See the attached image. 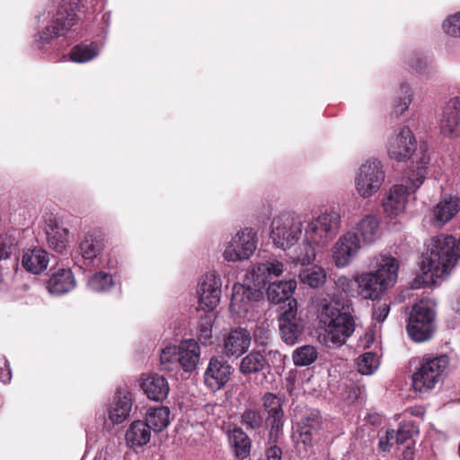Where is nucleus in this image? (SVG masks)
<instances>
[{"mask_svg": "<svg viewBox=\"0 0 460 460\" xmlns=\"http://www.w3.org/2000/svg\"><path fill=\"white\" fill-rule=\"evenodd\" d=\"M460 259V236L456 240L453 235L440 234L433 237L426 252L421 256L420 270L423 283H434L435 279L450 274ZM421 277L414 279L418 287Z\"/></svg>", "mask_w": 460, "mask_h": 460, "instance_id": "f257e3e1", "label": "nucleus"}, {"mask_svg": "<svg viewBox=\"0 0 460 460\" xmlns=\"http://www.w3.org/2000/svg\"><path fill=\"white\" fill-rule=\"evenodd\" d=\"M429 163V155L427 150L420 146V157L416 162V170L409 174L406 184L394 185L385 197L383 207L385 213L398 216L404 210L409 195L414 193L423 183Z\"/></svg>", "mask_w": 460, "mask_h": 460, "instance_id": "f03ea898", "label": "nucleus"}, {"mask_svg": "<svg viewBox=\"0 0 460 460\" xmlns=\"http://www.w3.org/2000/svg\"><path fill=\"white\" fill-rule=\"evenodd\" d=\"M352 312L351 303L348 298L342 304L335 301L323 306L320 320L328 326V336L333 344H344L353 333L355 322Z\"/></svg>", "mask_w": 460, "mask_h": 460, "instance_id": "7ed1b4c3", "label": "nucleus"}, {"mask_svg": "<svg viewBox=\"0 0 460 460\" xmlns=\"http://www.w3.org/2000/svg\"><path fill=\"white\" fill-rule=\"evenodd\" d=\"M399 263L394 258L383 260L375 272L363 273L358 279L360 295L366 299L375 300L389 287L396 282Z\"/></svg>", "mask_w": 460, "mask_h": 460, "instance_id": "20e7f679", "label": "nucleus"}, {"mask_svg": "<svg viewBox=\"0 0 460 460\" xmlns=\"http://www.w3.org/2000/svg\"><path fill=\"white\" fill-rule=\"evenodd\" d=\"M435 311L429 300L421 299L415 303L409 314L406 331L416 342L429 341L435 332Z\"/></svg>", "mask_w": 460, "mask_h": 460, "instance_id": "39448f33", "label": "nucleus"}, {"mask_svg": "<svg viewBox=\"0 0 460 460\" xmlns=\"http://www.w3.org/2000/svg\"><path fill=\"white\" fill-rule=\"evenodd\" d=\"M385 173L382 163L375 158L367 160L358 169L355 186L358 195L364 199L376 193L385 181Z\"/></svg>", "mask_w": 460, "mask_h": 460, "instance_id": "423d86ee", "label": "nucleus"}, {"mask_svg": "<svg viewBox=\"0 0 460 460\" xmlns=\"http://www.w3.org/2000/svg\"><path fill=\"white\" fill-rule=\"evenodd\" d=\"M447 365L448 358L446 355L433 358H423L412 375L414 390L424 393L434 388Z\"/></svg>", "mask_w": 460, "mask_h": 460, "instance_id": "0eeeda50", "label": "nucleus"}, {"mask_svg": "<svg viewBox=\"0 0 460 460\" xmlns=\"http://www.w3.org/2000/svg\"><path fill=\"white\" fill-rule=\"evenodd\" d=\"M279 335L283 342L293 346L300 340L304 330L305 323L297 315V303L296 299L284 304L278 317Z\"/></svg>", "mask_w": 460, "mask_h": 460, "instance_id": "6e6552de", "label": "nucleus"}, {"mask_svg": "<svg viewBox=\"0 0 460 460\" xmlns=\"http://www.w3.org/2000/svg\"><path fill=\"white\" fill-rule=\"evenodd\" d=\"M340 221L336 212L320 215L308 224L305 240L314 246H325L335 236Z\"/></svg>", "mask_w": 460, "mask_h": 460, "instance_id": "1a4fd4ad", "label": "nucleus"}, {"mask_svg": "<svg viewBox=\"0 0 460 460\" xmlns=\"http://www.w3.org/2000/svg\"><path fill=\"white\" fill-rule=\"evenodd\" d=\"M261 400L268 433H270V439L274 442L279 436L284 434L286 419L283 406L285 400L283 397L270 392L265 393Z\"/></svg>", "mask_w": 460, "mask_h": 460, "instance_id": "9d476101", "label": "nucleus"}, {"mask_svg": "<svg viewBox=\"0 0 460 460\" xmlns=\"http://www.w3.org/2000/svg\"><path fill=\"white\" fill-rule=\"evenodd\" d=\"M77 20L76 7L74 4H61L53 17L51 24L39 33L38 40L41 44H46L54 38L64 36L77 22Z\"/></svg>", "mask_w": 460, "mask_h": 460, "instance_id": "9b49d317", "label": "nucleus"}, {"mask_svg": "<svg viewBox=\"0 0 460 460\" xmlns=\"http://www.w3.org/2000/svg\"><path fill=\"white\" fill-rule=\"evenodd\" d=\"M106 245L105 234L100 229L85 233L78 241L75 252L85 266H97Z\"/></svg>", "mask_w": 460, "mask_h": 460, "instance_id": "f8f14e48", "label": "nucleus"}, {"mask_svg": "<svg viewBox=\"0 0 460 460\" xmlns=\"http://www.w3.org/2000/svg\"><path fill=\"white\" fill-rule=\"evenodd\" d=\"M257 247V232L252 228L239 231L224 252L228 261H237L250 258Z\"/></svg>", "mask_w": 460, "mask_h": 460, "instance_id": "ddd939ff", "label": "nucleus"}, {"mask_svg": "<svg viewBox=\"0 0 460 460\" xmlns=\"http://www.w3.org/2000/svg\"><path fill=\"white\" fill-rule=\"evenodd\" d=\"M264 287L256 285V282L250 278V272L246 275L243 284H234L230 306L233 310L248 312L253 302H258L263 297Z\"/></svg>", "mask_w": 460, "mask_h": 460, "instance_id": "4468645a", "label": "nucleus"}, {"mask_svg": "<svg viewBox=\"0 0 460 460\" xmlns=\"http://www.w3.org/2000/svg\"><path fill=\"white\" fill-rule=\"evenodd\" d=\"M301 233L300 225H296L288 217H276L271 223L270 237L274 244L283 250L294 245L300 238Z\"/></svg>", "mask_w": 460, "mask_h": 460, "instance_id": "2eb2a0df", "label": "nucleus"}, {"mask_svg": "<svg viewBox=\"0 0 460 460\" xmlns=\"http://www.w3.org/2000/svg\"><path fill=\"white\" fill-rule=\"evenodd\" d=\"M221 286V279L215 273L203 276L197 290L199 309L213 313L220 301Z\"/></svg>", "mask_w": 460, "mask_h": 460, "instance_id": "dca6fc26", "label": "nucleus"}, {"mask_svg": "<svg viewBox=\"0 0 460 460\" xmlns=\"http://www.w3.org/2000/svg\"><path fill=\"white\" fill-rule=\"evenodd\" d=\"M231 373L232 367L226 359L212 357L204 372V384L212 392L219 391L229 381Z\"/></svg>", "mask_w": 460, "mask_h": 460, "instance_id": "f3484780", "label": "nucleus"}, {"mask_svg": "<svg viewBox=\"0 0 460 460\" xmlns=\"http://www.w3.org/2000/svg\"><path fill=\"white\" fill-rule=\"evenodd\" d=\"M416 146L417 143L412 132L409 128L404 127L389 140L387 151L391 159L401 162L411 158Z\"/></svg>", "mask_w": 460, "mask_h": 460, "instance_id": "a211bd4d", "label": "nucleus"}, {"mask_svg": "<svg viewBox=\"0 0 460 460\" xmlns=\"http://www.w3.org/2000/svg\"><path fill=\"white\" fill-rule=\"evenodd\" d=\"M360 241L357 234L349 231L341 235L333 249V260L339 268L347 266L358 254Z\"/></svg>", "mask_w": 460, "mask_h": 460, "instance_id": "6ab92c4d", "label": "nucleus"}, {"mask_svg": "<svg viewBox=\"0 0 460 460\" xmlns=\"http://www.w3.org/2000/svg\"><path fill=\"white\" fill-rule=\"evenodd\" d=\"M439 130L446 137H460V98L451 99L443 109Z\"/></svg>", "mask_w": 460, "mask_h": 460, "instance_id": "aec40b11", "label": "nucleus"}, {"mask_svg": "<svg viewBox=\"0 0 460 460\" xmlns=\"http://www.w3.org/2000/svg\"><path fill=\"white\" fill-rule=\"evenodd\" d=\"M251 341V334L245 328L231 329L224 335L223 353L227 358H238L248 350Z\"/></svg>", "mask_w": 460, "mask_h": 460, "instance_id": "412c9836", "label": "nucleus"}, {"mask_svg": "<svg viewBox=\"0 0 460 460\" xmlns=\"http://www.w3.org/2000/svg\"><path fill=\"white\" fill-rule=\"evenodd\" d=\"M226 435L229 446L237 459L243 460L250 456L252 440L241 426L234 423L229 424Z\"/></svg>", "mask_w": 460, "mask_h": 460, "instance_id": "4be33fe9", "label": "nucleus"}, {"mask_svg": "<svg viewBox=\"0 0 460 460\" xmlns=\"http://www.w3.org/2000/svg\"><path fill=\"white\" fill-rule=\"evenodd\" d=\"M47 242L52 250L63 252L68 245L69 230L58 220L49 219L45 227Z\"/></svg>", "mask_w": 460, "mask_h": 460, "instance_id": "5701e85b", "label": "nucleus"}, {"mask_svg": "<svg viewBox=\"0 0 460 460\" xmlns=\"http://www.w3.org/2000/svg\"><path fill=\"white\" fill-rule=\"evenodd\" d=\"M141 388L145 394L153 401L163 402L168 396L170 387L167 380L157 374L142 378Z\"/></svg>", "mask_w": 460, "mask_h": 460, "instance_id": "b1692460", "label": "nucleus"}, {"mask_svg": "<svg viewBox=\"0 0 460 460\" xmlns=\"http://www.w3.org/2000/svg\"><path fill=\"white\" fill-rule=\"evenodd\" d=\"M75 275L70 269H58L47 282V288L54 295H64L75 288Z\"/></svg>", "mask_w": 460, "mask_h": 460, "instance_id": "393cba45", "label": "nucleus"}, {"mask_svg": "<svg viewBox=\"0 0 460 460\" xmlns=\"http://www.w3.org/2000/svg\"><path fill=\"white\" fill-rule=\"evenodd\" d=\"M283 267V263L278 261L260 263L250 271V278L256 282L257 286L266 288L267 284L272 282L273 278L282 274Z\"/></svg>", "mask_w": 460, "mask_h": 460, "instance_id": "a878e982", "label": "nucleus"}, {"mask_svg": "<svg viewBox=\"0 0 460 460\" xmlns=\"http://www.w3.org/2000/svg\"><path fill=\"white\" fill-rule=\"evenodd\" d=\"M200 348L193 339L186 340L179 346V365L186 372H191L199 361Z\"/></svg>", "mask_w": 460, "mask_h": 460, "instance_id": "bb28decb", "label": "nucleus"}, {"mask_svg": "<svg viewBox=\"0 0 460 460\" xmlns=\"http://www.w3.org/2000/svg\"><path fill=\"white\" fill-rule=\"evenodd\" d=\"M321 424L322 417L318 411H312L297 423L299 438L305 446H312L313 436L320 429Z\"/></svg>", "mask_w": 460, "mask_h": 460, "instance_id": "cd10ccee", "label": "nucleus"}, {"mask_svg": "<svg viewBox=\"0 0 460 460\" xmlns=\"http://www.w3.org/2000/svg\"><path fill=\"white\" fill-rule=\"evenodd\" d=\"M239 422L247 431L261 433L266 427L264 413L257 407H246L239 416Z\"/></svg>", "mask_w": 460, "mask_h": 460, "instance_id": "c85d7f7f", "label": "nucleus"}, {"mask_svg": "<svg viewBox=\"0 0 460 460\" xmlns=\"http://www.w3.org/2000/svg\"><path fill=\"white\" fill-rule=\"evenodd\" d=\"M49 261L48 252L41 248H35L23 254L22 264L27 271L40 274L47 269Z\"/></svg>", "mask_w": 460, "mask_h": 460, "instance_id": "c756f323", "label": "nucleus"}, {"mask_svg": "<svg viewBox=\"0 0 460 460\" xmlns=\"http://www.w3.org/2000/svg\"><path fill=\"white\" fill-rule=\"evenodd\" d=\"M267 295L269 300L273 304H280L294 298H290L295 291L296 283L294 280L288 281H273L268 283Z\"/></svg>", "mask_w": 460, "mask_h": 460, "instance_id": "7c9ffc66", "label": "nucleus"}, {"mask_svg": "<svg viewBox=\"0 0 460 460\" xmlns=\"http://www.w3.org/2000/svg\"><path fill=\"white\" fill-rule=\"evenodd\" d=\"M380 221L375 216L368 215L363 217L355 227L354 233L361 237L364 243H373L379 235Z\"/></svg>", "mask_w": 460, "mask_h": 460, "instance_id": "2f4dec72", "label": "nucleus"}, {"mask_svg": "<svg viewBox=\"0 0 460 460\" xmlns=\"http://www.w3.org/2000/svg\"><path fill=\"white\" fill-rule=\"evenodd\" d=\"M132 408V398L129 393L118 394L114 404L109 411V418L115 424L122 423L128 416Z\"/></svg>", "mask_w": 460, "mask_h": 460, "instance_id": "473e14b6", "label": "nucleus"}, {"mask_svg": "<svg viewBox=\"0 0 460 460\" xmlns=\"http://www.w3.org/2000/svg\"><path fill=\"white\" fill-rule=\"evenodd\" d=\"M125 438L130 447H142L150 440V429L144 421L136 420L129 426Z\"/></svg>", "mask_w": 460, "mask_h": 460, "instance_id": "72a5a7b5", "label": "nucleus"}, {"mask_svg": "<svg viewBox=\"0 0 460 460\" xmlns=\"http://www.w3.org/2000/svg\"><path fill=\"white\" fill-rule=\"evenodd\" d=\"M267 363L263 354L253 349L242 358L239 370L244 376L256 374L266 370Z\"/></svg>", "mask_w": 460, "mask_h": 460, "instance_id": "f704fd0d", "label": "nucleus"}, {"mask_svg": "<svg viewBox=\"0 0 460 460\" xmlns=\"http://www.w3.org/2000/svg\"><path fill=\"white\" fill-rule=\"evenodd\" d=\"M460 210V199L450 197L439 201L434 208L435 220L439 224H445L451 220Z\"/></svg>", "mask_w": 460, "mask_h": 460, "instance_id": "c9c22d12", "label": "nucleus"}, {"mask_svg": "<svg viewBox=\"0 0 460 460\" xmlns=\"http://www.w3.org/2000/svg\"><path fill=\"white\" fill-rule=\"evenodd\" d=\"M170 411L167 407L160 406L150 408L146 416V426L155 432L162 431L169 424Z\"/></svg>", "mask_w": 460, "mask_h": 460, "instance_id": "e433bc0d", "label": "nucleus"}, {"mask_svg": "<svg viewBox=\"0 0 460 460\" xmlns=\"http://www.w3.org/2000/svg\"><path fill=\"white\" fill-rule=\"evenodd\" d=\"M214 320L215 314L211 312H205L204 315H200L199 317L197 336L199 342L204 345L211 343Z\"/></svg>", "mask_w": 460, "mask_h": 460, "instance_id": "4c0bfd02", "label": "nucleus"}, {"mask_svg": "<svg viewBox=\"0 0 460 460\" xmlns=\"http://www.w3.org/2000/svg\"><path fill=\"white\" fill-rule=\"evenodd\" d=\"M318 357L317 349L312 345H304L293 351L292 359L296 367H305L313 364Z\"/></svg>", "mask_w": 460, "mask_h": 460, "instance_id": "58836bf2", "label": "nucleus"}, {"mask_svg": "<svg viewBox=\"0 0 460 460\" xmlns=\"http://www.w3.org/2000/svg\"><path fill=\"white\" fill-rule=\"evenodd\" d=\"M300 279L304 284L313 288L321 287L326 280L325 270L321 267H312L304 270L300 275Z\"/></svg>", "mask_w": 460, "mask_h": 460, "instance_id": "ea45409f", "label": "nucleus"}, {"mask_svg": "<svg viewBox=\"0 0 460 460\" xmlns=\"http://www.w3.org/2000/svg\"><path fill=\"white\" fill-rule=\"evenodd\" d=\"M96 56L97 51L93 43L75 45L69 53L70 60L75 63L90 61Z\"/></svg>", "mask_w": 460, "mask_h": 460, "instance_id": "a19ab883", "label": "nucleus"}, {"mask_svg": "<svg viewBox=\"0 0 460 460\" xmlns=\"http://www.w3.org/2000/svg\"><path fill=\"white\" fill-rule=\"evenodd\" d=\"M162 370L171 372L179 366V347H165L160 355Z\"/></svg>", "mask_w": 460, "mask_h": 460, "instance_id": "79ce46f5", "label": "nucleus"}, {"mask_svg": "<svg viewBox=\"0 0 460 460\" xmlns=\"http://www.w3.org/2000/svg\"><path fill=\"white\" fill-rule=\"evenodd\" d=\"M88 286L95 292L106 291L113 286L112 276L103 271L96 272L89 279Z\"/></svg>", "mask_w": 460, "mask_h": 460, "instance_id": "37998d69", "label": "nucleus"}, {"mask_svg": "<svg viewBox=\"0 0 460 460\" xmlns=\"http://www.w3.org/2000/svg\"><path fill=\"white\" fill-rule=\"evenodd\" d=\"M292 259L302 265L310 264L315 259L314 245L305 240L303 244L295 250Z\"/></svg>", "mask_w": 460, "mask_h": 460, "instance_id": "c03bdc74", "label": "nucleus"}, {"mask_svg": "<svg viewBox=\"0 0 460 460\" xmlns=\"http://www.w3.org/2000/svg\"><path fill=\"white\" fill-rule=\"evenodd\" d=\"M263 352L266 362H268L266 370H268L269 373L270 368H272L276 373H279L284 370L286 359L285 355L281 354L277 349L263 350Z\"/></svg>", "mask_w": 460, "mask_h": 460, "instance_id": "a18cd8bd", "label": "nucleus"}, {"mask_svg": "<svg viewBox=\"0 0 460 460\" xmlns=\"http://www.w3.org/2000/svg\"><path fill=\"white\" fill-rule=\"evenodd\" d=\"M418 433V426L413 420L402 421L396 433L394 432V440L397 444H403Z\"/></svg>", "mask_w": 460, "mask_h": 460, "instance_id": "49530a36", "label": "nucleus"}, {"mask_svg": "<svg viewBox=\"0 0 460 460\" xmlns=\"http://www.w3.org/2000/svg\"><path fill=\"white\" fill-rule=\"evenodd\" d=\"M18 241L12 234L0 235V261L7 260L17 251Z\"/></svg>", "mask_w": 460, "mask_h": 460, "instance_id": "de8ad7c7", "label": "nucleus"}, {"mask_svg": "<svg viewBox=\"0 0 460 460\" xmlns=\"http://www.w3.org/2000/svg\"><path fill=\"white\" fill-rule=\"evenodd\" d=\"M378 358L373 352H366L358 358V371L363 375H370L377 367Z\"/></svg>", "mask_w": 460, "mask_h": 460, "instance_id": "09e8293b", "label": "nucleus"}, {"mask_svg": "<svg viewBox=\"0 0 460 460\" xmlns=\"http://www.w3.org/2000/svg\"><path fill=\"white\" fill-rule=\"evenodd\" d=\"M401 96L395 102L394 105V113L396 116L402 115L405 111L408 110L410 104L412 101V96L411 93V88L407 84H402L401 85Z\"/></svg>", "mask_w": 460, "mask_h": 460, "instance_id": "8fccbe9b", "label": "nucleus"}, {"mask_svg": "<svg viewBox=\"0 0 460 460\" xmlns=\"http://www.w3.org/2000/svg\"><path fill=\"white\" fill-rule=\"evenodd\" d=\"M358 288V279H352L347 276H341L335 281V288L346 296L353 295L356 288Z\"/></svg>", "mask_w": 460, "mask_h": 460, "instance_id": "3c124183", "label": "nucleus"}, {"mask_svg": "<svg viewBox=\"0 0 460 460\" xmlns=\"http://www.w3.org/2000/svg\"><path fill=\"white\" fill-rule=\"evenodd\" d=\"M443 30L449 36L460 38V12L444 22Z\"/></svg>", "mask_w": 460, "mask_h": 460, "instance_id": "603ef678", "label": "nucleus"}, {"mask_svg": "<svg viewBox=\"0 0 460 460\" xmlns=\"http://www.w3.org/2000/svg\"><path fill=\"white\" fill-rule=\"evenodd\" d=\"M283 436H279L276 441H272L270 439V433H268V445L269 447L266 449L265 456L266 460H281L282 458V449L278 446L280 438Z\"/></svg>", "mask_w": 460, "mask_h": 460, "instance_id": "864d4df0", "label": "nucleus"}, {"mask_svg": "<svg viewBox=\"0 0 460 460\" xmlns=\"http://www.w3.org/2000/svg\"><path fill=\"white\" fill-rule=\"evenodd\" d=\"M3 363L4 367H5L0 369V381L4 384H7L10 382L12 378L11 370L8 366V362L4 357H0V364Z\"/></svg>", "mask_w": 460, "mask_h": 460, "instance_id": "5fc2aeb1", "label": "nucleus"}, {"mask_svg": "<svg viewBox=\"0 0 460 460\" xmlns=\"http://www.w3.org/2000/svg\"><path fill=\"white\" fill-rule=\"evenodd\" d=\"M390 311V307L387 304H382L374 311V317L378 322H384L387 317Z\"/></svg>", "mask_w": 460, "mask_h": 460, "instance_id": "6e6d98bb", "label": "nucleus"}, {"mask_svg": "<svg viewBox=\"0 0 460 460\" xmlns=\"http://www.w3.org/2000/svg\"><path fill=\"white\" fill-rule=\"evenodd\" d=\"M394 439V430H387L385 437L381 438L379 440V447L383 451L389 449V444Z\"/></svg>", "mask_w": 460, "mask_h": 460, "instance_id": "4d7b16f0", "label": "nucleus"}, {"mask_svg": "<svg viewBox=\"0 0 460 460\" xmlns=\"http://www.w3.org/2000/svg\"><path fill=\"white\" fill-rule=\"evenodd\" d=\"M413 449L411 447L407 446L402 454V460H413Z\"/></svg>", "mask_w": 460, "mask_h": 460, "instance_id": "13d9d810", "label": "nucleus"}, {"mask_svg": "<svg viewBox=\"0 0 460 460\" xmlns=\"http://www.w3.org/2000/svg\"><path fill=\"white\" fill-rule=\"evenodd\" d=\"M415 70L419 73H422L426 67V63L422 59H417L416 65H412Z\"/></svg>", "mask_w": 460, "mask_h": 460, "instance_id": "bf43d9fd", "label": "nucleus"}, {"mask_svg": "<svg viewBox=\"0 0 460 460\" xmlns=\"http://www.w3.org/2000/svg\"><path fill=\"white\" fill-rule=\"evenodd\" d=\"M411 415H419V410H414V409H409L408 410Z\"/></svg>", "mask_w": 460, "mask_h": 460, "instance_id": "052dcab7", "label": "nucleus"}, {"mask_svg": "<svg viewBox=\"0 0 460 460\" xmlns=\"http://www.w3.org/2000/svg\"><path fill=\"white\" fill-rule=\"evenodd\" d=\"M287 382H288L290 385H294V378H293V377H288V378H287Z\"/></svg>", "mask_w": 460, "mask_h": 460, "instance_id": "680f3d73", "label": "nucleus"}]
</instances>
